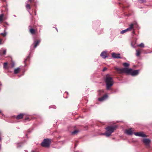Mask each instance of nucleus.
Here are the masks:
<instances>
[{
	"instance_id": "18",
	"label": "nucleus",
	"mask_w": 152,
	"mask_h": 152,
	"mask_svg": "<svg viewBox=\"0 0 152 152\" xmlns=\"http://www.w3.org/2000/svg\"><path fill=\"white\" fill-rule=\"evenodd\" d=\"M141 50L140 49H139L137 50H136V55L137 56H139L141 53Z\"/></svg>"
},
{
	"instance_id": "5",
	"label": "nucleus",
	"mask_w": 152,
	"mask_h": 152,
	"mask_svg": "<svg viewBox=\"0 0 152 152\" xmlns=\"http://www.w3.org/2000/svg\"><path fill=\"white\" fill-rule=\"evenodd\" d=\"M35 2L34 0H28L27 1V4L26 5V7L27 10H30L31 9V6L30 4H35Z\"/></svg>"
},
{
	"instance_id": "39",
	"label": "nucleus",
	"mask_w": 152,
	"mask_h": 152,
	"mask_svg": "<svg viewBox=\"0 0 152 152\" xmlns=\"http://www.w3.org/2000/svg\"><path fill=\"white\" fill-rule=\"evenodd\" d=\"M34 152V151H33V152Z\"/></svg>"
},
{
	"instance_id": "36",
	"label": "nucleus",
	"mask_w": 152,
	"mask_h": 152,
	"mask_svg": "<svg viewBox=\"0 0 152 152\" xmlns=\"http://www.w3.org/2000/svg\"><path fill=\"white\" fill-rule=\"evenodd\" d=\"M1 113V111L0 110V114Z\"/></svg>"
},
{
	"instance_id": "27",
	"label": "nucleus",
	"mask_w": 152,
	"mask_h": 152,
	"mask_svg": "<svg viewBox=\"0 0 152 152\" xmlns=\"http://www.w3.org/2000/svg\"><path fill=\"white\" fill-rule=\"evenodd\" d=\"M3 7L4 9V11L6 12L8 11V8L7 6H4Z\"/></svg>"
},
{
	"instance_id": "32",
	"label": "nucleus",
	"mask_w": 152,
	"mask_h": 152,
	"mask_svg": "<svg viewBox=\"0 0 152 152\" xmlns=\"http://www.w3.org/2000/svg\"><path fill=\"white\" fill-rule=\"evenodd\" d=\"M1 140H2V139L1 138V137L0 136V142H1Z\"/></svg>"
},
{
	"instance_id": "9",
	"label": "nucleus",
	"mask_w": 152,
	"mask_h": 152,
	"mask_svg": "<svg viewBox=\"0 0 152 152\" xmlns=\"http://www.w3.org/2000/svg\"><path fill=\"white\" fill-rule=\"evenodd\" d=\"M120 55L119 53H112V57L116 58H120Z\"/></svg>"
},
{
	"instance_id": "37",
	"label": "nucleus",
	"mask_w": 152,
	"mask_h": 152,
	"mask_svg": "<svg viewBox=\"0 0 152 152\" xmlns=\"http://www.w3.org/2000/svg\"><path fill=\"white\" fill-rule=\"evenodd\" d=\"M1 132H0V136H1Z\"/></svg>"
},
{
	"instance_id": "31",
	"label": "nucleus",
	"mask_w": 152,
	"mask_h": 152,
	"mask_svg": "<svg viewBox=\"0 0 152 152\" xmlns=\"http://www.w3.org/2000/svg\"><path fill=\"white\" fill-rule=\"evenodd\" d=\"M107 68L106 67H105L103 68V71L104 72L105 71H106V70H107Z\"/></svg>"
},
{
	"instance_id": "11",
	"label": "nucleus",
	"mask_w": 152,
	"mask_h": 152,
	"mask_svg": "<svg viewBox=\"0 0 152 152\" xmlns=\"http://www.w3.org/2000/svg\"><path fill=\"white\" fill-rule=\"evenodd\" d=\"M107 97L108 95H104L102 97L99 98L98 100L99 101L102 102L107 99Z\"/></svg>"
},
{
	"instance_id": "3",
	"label": "nucleus",
	"mask_w": 152,
	"mask_h": 152,
	"mask_svg": "<svg viewBox=\"0 0 152 152\" xmlns=\"http://www.w3.org/2000/svg\"><path fill=\"white\" fill-rule=\"evenodd\" d=\"M105 82L106 86V89L109 90L113 84V80L112 77H110V75L107 74L106 77Z\"/></svg>"
},
{
	"instance_id": "6",
	"label": "nucleus",
	"mask_w": 152,
	"mask_h": 152,
	"mask_svg": "<svg viewBox=\"0 0 152 152\" xmlns=\"http://www.w3.org/2000/svg\"><path fill=\"white\" fill-rule=\"evenodd\" d=\"M134 24H131L129 26V27L125 30H123L121 31L120 33L123 34L128 31H130L133 29Z\"/></svg>"
},
{
	"instance_id": "33",
	"label": "nucleus",
	"mask_w": 152,
	"mask_h": 152,
	"mask_svg": "<svg viewBox=\"0 0 152 152\" xmlns=\"http://www.w3.org/2000/svg\"><path fill=\"white\" fill-rule=\"evenodd\" d=\"M143 2H145V0H141Z\"/></svg>"
},
{
	"instance_id": "23",
	"label": "nucleus",
	"mask_w": 152,
	"mask_h": 152,
	"mask_svg": "<svg viewBox=\"0 0 152 152\" xmlns=\"http://www.w3.org/2000/svg\"><path fill=\"white\" fill-rule=\"evenodd\" d=\"M15 66V64L13 62L11 63L10 65V67L11 68Z\"/></svg>"
},
{
	"instance_id": "28",
	"label": "nucleus",
	"mask_w": 152,
	"mask_h": 152,
	"mask_svg": "<svg viewBox=\"0 0 152 152\" xmlns=\"http://www.w3.org/2000/svg\"><path fill=\"white\" fill-rule=\"evenodd\" d=\"M6 50H3V53H2V54L3 55H5L6 54Z\"/></svg>"
},
{
	"instance_id": "22",
	"label": "nucleus",
	"mask_w": 152,
	"mask_h": 152,
	"mask_svg": "<svg viewBox=\"0 0 152 152\" xmlns=\"http://www.w3.org/2000/svg\"><path fill=\"white\" fill-rule=\"evenodd\" d=\"M1 35L3 37H5L7 35V33L4 30V33L0 34V35Z\"/></svg>"
},
{
	"instance_id": "35",
	"label": "nucleus",
	"mask_w": 152,
	"mask_h": 152,
	"mask_svg": "<svg viewBox=\"0 0 152 152\" xmlns=\"http://www.w3.org/2000/svg\"><path fill=\"white\" fill-rule=\"evenodd\" d=\"M56 28V30H57V31L58 32V29H57V28Z\"/></svg>"
},
{
	"instance_id": "38",
	"label": "nucleus",
	"mask_w": 152,
	"mask_h": 152,
	"mask_svg": "<svg viewBox=\"0 0 152 152\" xmlns=\"http://www.w3.org/2000/svg\"><path fill=\"white\" fill-rule=\"evenodd\" d=\"M36 12H35V15H36Z\"/></svg>"
},
{
	"instance_id": "34",
	"label": "nucleus",
	"mask_w": 152,
	"mask_h": 152,
	"mask_svg": "<svg viewBox=\"0 0 152 152\" xmlns=\"http://www.w3.org/2000/svg\"><path fill=\"white\" fill-rule=\"evenodd\" d=\"M132 33H133V34H135V32H134V31H133L132 32Z\"/></svg>"
},
{
	"instance_id": "29",
	"label": "nucleus",
	"mask_w": 152,
	"mask_h": 152,
	"mask_svg": "<svg viewBox=\"0 0 152 152\" xmlns=\"http://www.w3.org/2000/svg\"><path fill=\"white\" fill-rule=\"evenodd\" d=\"M25 120L26 121L28 120V121H29L30 120L29 119V117H26L25 119Z\"/></svg>"
},
{
	"instance_id": "8",
	"label": "nucleus",
	"mask_w": 152,
	"mask_h": 152,
	"mask_svg": "<svg viewBox=\"0 0 152 152\" xmlns=\"http://www.w3.org/2000/svg\"><path fill=\"white\" fill-rule=\"evenodd\" d=\"M134 135L136 136L141 137H147V136L145 134H143V132H134Z\"/></svg>"
},
{
	"instance_id": "7",
	"label": "nucleus",
	"mask_w": 152,
	"mask_h": 152,
	"mask_svg": "<svg viewBox=\"0 0 152 152\" xmlns=\"http://www.w3.org/2000/svg\"><path fill=\"white\" fill-rule=\"evenodd\" d=\"M142 142L147 148L149 147V144L151 142L150 140L147 138L144 139L142 140Z\"/></svg>"
},
{
	"instance_id": "24",
	"label": "nucleus",
	"mask_w": 152,
	"mask_h": 152,
	"mask_svg": "<svg viewBox=\"0 0 152 152\" xmlns=\"http://www.w3.org/2000/svg\"><path fill=\"white\" fill-rule=\"evenodd\" d=\"M79 132V131L78 130H75L74 131H73L72 132V134L73 135H75V134H76L77 133Z\"/></svg>"
},
{
	"instance_id": "4",
	"label": "nucleus",
	"mask_w": 152,
	"mask_h": 152,
	"mask_svg": "<svg viewBox=\"0 0 152 152\" xmlns=\"http://www.w3.org/2000/svg\"><path fill=\"white\" fill-rule=\"evenodd\" d=\"M51 143L50 140L48 139H44L41 143V145L44 147L48 148L49 147Z\"/></svg>"
},
{
	"instance_id": "15",
	"label": "nucleus",
	"mask_w": 152,
	"mask_h": 152,
	"mask_svg": "<svg viewBox=\"0 0 152 152\" xmlns=\"http://www.w3.org/2000/svg\"><path fill=\"white\" fill-rule=\"evenodd\" d=\"M24 115V114L23 113L20 114L19 115H17L16 117V118L17 119H19L23 118V116Z\"/></svg>"
},
{
	"instance_id": "1",
	"label": "nucleus",
	"mask_w": 152,
	"mask_h": 152,
	"mask_svg": "<svg viewBox=\"0 0 152 152\" xmlns=\"http://www.w3.org/2000/svg\"><path fill=\"white\" fill-rule=\"evenodd\" d=\"M115 69L119 73H125L127 75L130 74L132 76L137 75L139 71L138 70H134L133 71L131 69H128L126 68H119L115 67Z\"/></svg>"
},
{
	"instance_id": "10",
	"label": "nucleus",
	"mask_w": 152,
	"mask_h": 152,
	"mask_svg": "<svg viewBox=\"0 0 152 152\" xmlns=\"http://www.w3.org/2000/svg\"><path fill=\"white\" fill-rule=\"evenodd\" d=\"M6 19V18L3 14H0V23H2Z\"/></svg>"
},
{
	"instance_id": "2",
	"label": "nucleus",
	"mask_w": 152,
	"mask_h": 152,
	"mask_svg": "<svg viewBox=\"0 0 152 152\" xmlns=\"http://www.w3.org/2000/svg\"><path fill=\"white\" fill-rule=\"evenodd\" d=\"M117 126L116 125L108 126L106 128V132L102 134L106 137H109L111 135L112 133L117 129Z\"/></svg>"
},
{
	"instance_id": "21",
	"label": "nucleus",
	"mask_w": 152,
	"mask_h": 152,
	"mask_svg": "<svg viewBox=\"0 0 152 152\" xmlns=\"http://www.w3.org/2000/svg\"><path fill=\"white\" fill-rule=\"evenodd\" d=\"M123 65L126 67H128L129 65L127 63H124L123 64Z\"/></svg>"
},
{
	"instance_id": "25",
	"label": "nucleus",
	"mask_w": 152,
	"mask_h": 152,
	"mask_svg": "<svg viewBox=\"0 0 152 152\" xmlns=\"http://www.w3.org/2000/svg\"><path fill=\"white\" fill-rule=\"evenodd\" d=\"M98 91L99 95H101L102 93L103 92H104V91L103 90H99Z\"/></svg>"
},
{
	"instance_id": "17",
	"label": "nucleus",
	"mask_w": 152,
	"mask_h": 152,
	"mask_svg": "<svg viewBox=\"0 0 152 152\" xmlns=\"http://www.w3.org/2000/svg\"><path fill=\"white\" fill-rule=\"evenodd\" d=\"M10 67V66L8 65L7 62H5L3 64V68L5 69H8Z\"/></svg>"
},
{
	"instance_id": "14",
	"label": "nucleus",
	"mask_w": 152,
	"mask_h": 152,
	"mask_svg": "<svg viewBox=\"0 0 152 152\" xmlns=\"http://www.w3.org/2000/svg\"><path fill=\"white\" fill-rule=\"evenodd\" d=\"M30 33L32 35L35 34L36 33V30L33 28H31L29 29Z\"/></svg>"
},
{
	"instance_id": "19",
	"label": "nucleus",
	"mask_w": 152,
	"mask_h": 152,
	"mask_svg": "<svg viewBox=\"0 0 152 152\" xmlns=\"http://www.w3.org/2000/svg\"><path fill=\"white\" fill-rule=\"evenodd\" d=\"M20 71V68H17L16 69H15L14 70V73L15 74H17L18 73L19 71Z\"/></svg>"
},
{
	"instance_id": "30",
	"label": "nucleus",
	"mask_w": 152,
	"mask_h": 152,
	"mask_svg": "<svg viewBox=\"0 0 152 152\" xmlns=\"http://www.w3.org/2000/svg\"><path fill=\"white\" fill-rule=\"evenodd\" d=\"M2 39L0 38V45H1V44H3V43H2Z\"/></svg>"
},
{
	"instance_id": "26",
	"label": "nucleus",
	"mask_w": 152,
	"mask_h": 152,
	"mask_svg": "<svg viewBox=\"0 0 152 152\" xmlns=\"http://www.w3.org/2000/svg\"><path fill=\"white\" fill-rule=\"evenodd\" d=\"M138 46L140 47L143 48L144 47V45L143 43H141L140 44L138 45Z\"/></svg>"
},
{
	"instance_id": "20",
	"label": "nucleus",
	"mask_w": 152,
	"mask_h": 152,
	"mask_svg": "<svg viewBox=\"0 0 152 152\" xmlns=\"http://www.w3.org/2000/svg\"><path fill=\"white\" fill-rule=\"evenodd\" d=\"M30 57L29 56H28L27 57L26 59H25V60L24 61V63L25 64V65H26V64L27 63V62L29 61L30 60Z\"/></svg>"
},
{
	"instance_id": "16",
	"label": "nucleus",
	"mask_w": 152,
	"mask_h": 152,
	"mask_svg": "<svg viewBox=\"0 0 152 152\" xmlns=\"http://www.w3.org/2000/svg\"><path fill=\"white\" fill-rule=\"evenodd\" d=\"M40 41L39 40L34 41V48H36L39 44L40 42Z\"/></svg>"
},
{
	"instance_id": "12",
	"label": "nucleus",
	"mask_w": 152,
	"mask_h": 152,
	"mask_svg": "<svg viewBox=\"0 0 152 152\" xmlns=\"http://www.w3.org/2000/svg\"><path fill=\"white\" fill-rule=\"evenodd\" d=\"M107 53L105 51H103L100 54V56L103 58H105L107 56Z\"/></svg>"
},
{
	"instance_id": "13",
	"label": "nucleus",
	"mask_w": 152,
	"mask_h": 152,
	"mask_svg": "<svg viewBox=\"0 0 152 152\" xmlns=\"http://www.w3.org/2000/svg\"><path fill=\"white\" fill-rule=\"evenodd\" d=\"M125 132L127 134L129 135H131L132 134L133 132L132 130V129H128L126 130Z\"/></svg>"
}]
</instances>
